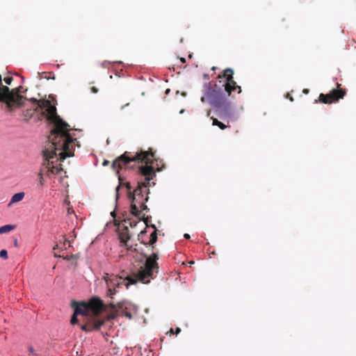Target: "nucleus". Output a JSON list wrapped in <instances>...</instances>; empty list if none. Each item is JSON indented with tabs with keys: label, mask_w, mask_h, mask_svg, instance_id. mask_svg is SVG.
Here are the masks:
<instances>
[{
	"label": "nucleus",
	"mask_w": 356,
	"mask_h": 356,
	"mask_svg": "<svg viewBox=\"0 0 356 356\" xmlns=\"http://www.w3.org/2000/svg\"><path fill=\"white\" fill-rule=\"evenodd\" d=\"M20 77H21L22 81H24V76H20Z\"/></svg>",
	"instance_id": "2f4dec72"
},
{
	"label": "nucleus",
	"mask_w": 356,
	"mask_h": 356,
	"mask_svg": "<svg viewBox=\"0 0 356 356\" xmlns=\"http://www.w3.org/2000/svg\"><path fill=\"white\" fill-rule=\"evenodd\" d=\"M0 257L3 259H8V251L5 249L0 250Z\"/></svg>",
	"instance_id": "dca6fc26"
},
{
	"label": "nucleus",
	"mask_w": 356,
	"mask_h": 356,
	"mask_svg": "<svg viewBox=\"0 0 356 356\" xmlns=\"http://www.w3.org/2000/svg\"><path fill=\"white\" fill-rule=\"evenodd\" d=\"M203 79L204 80L209 81V75L208 74H203Z\"/></svg>",
	"instance_id": "a211bd4d"
},
{
	"label": "nucleus",
	"mask_w": 356,
	"mask_h": 356,
	"mask_svg": "<svg viewBox=\"0 0 356 356\" xmlns=\"http://www.w3.org/2000/svg\"><path fill=\"white\" fill-rule=\"evenodd\" d=\"M58 248V245H56L54 247V250H56Z\"/></svg>",
	"instance_id": "c756f323"
},
{
	"label": "nucleus",
	"mask_w": 356,
	"mask_h": 356,
	"mask_svg": "<svg viewBox=\"0 0 356 356\" xmlns=\"http://www.w3.org/2000/svg\"><path fill=\"white\" fill-rule=\"evenodd\" d=\"M29 351H30V353H32V354H33V353H34L35 350H34V348H33V346H29Z\"/></svg>",
	"instance_id": "412c9836"
},
{
	"label": "nucleus",
	"mask_w": 356,
	"mask_h": 356,
	"mask_svg": "<svg viewBox=\"0 0 356 356\" xmlns=\"http://www.w3.org/2000/svg\"><path fill=\"white\" fill-rule=\"evenodd\" d=\"M154 156L152 152L140 151L134 156H129V152H125L113 162V168L134 170L136 167L137 172L140 176V178L137 180V186L135 188H133L129 181L122 184L121 176H118L119 184L115 187V208L118 207V201L120 198L119 191L121 186H124L127 189L131 214L139 218L144 211L148 210L146 202L149 200V188L152 185H155L154 182L150 183L156 176L154 168L150 164V159ZM115 210L113 211L111 215L115 218Z\"/></svg>",
	"instance_id": "f257e3e1"
},
{
	"label": "nucleus",
	"mask_w": 356,
	"mask_h": 356,
	"mask_svg": "<svg viewBox=\"0 0 356 356\" xmlns=\"http://www.w3.org/2000/svg\"><path fill=\"white\" fill-rule=\"evenodd\" d=\"M234 70L227 68L223 74L217 76L216 80L206 81L202 86L201 102H207L215 111L218 117L227 122H235L238 116L229 97L232 91L238 88V93L241 92V88L236 85L233 77Z\"/></svg>",
	"instance_id": "7ed1b4c3"
},
{
	"label": "nucleus",
	"mask_w": 356,
	"mask_h": 356,
	"mask_svg": "<svg viewBox=\"0 0 356 356\" xmlns=\"http://www.w3.org/2000/svg\"><path fill=\"white\" fill-rule=\"evenodd\" d=\"M159 254L153 252L151 255H145L144 259L141 260V266L137 270L136 273L127 278H122L115 275L104 277L107 286V296L113 298L117 291V289L124 286L127 289L131 284H135L138 282L143 284H148L151 280L154 279L159 273V264L157 260Z\"/></svg>",
	"instance_id": "20e7f679"
},
{
	"label": "nucleus",
	"mask_w": 356,
	"mask_h": 356,
	"mask_svg": "<svg viewBox=\"0 0 356 356\" xmlns=\"http://www.w3.org/2000/svg\"><path fill=\"white\" fill-rule=\"evenodd\" d=\"M15 229V225H5L0 227V234L8 233Z\"/></svg>",
	"instance_id": "f8f14e48"
},
{
	"label": "nucleus",
	"mask_w": 356,
	"mask_h": 356,
	"mask_svg": "<svg viewBox=\"0 0 356 356\" xmlns=\"http://www.w3.org/2000/svg\"><path fill=\"white\" fill-rule=\"evenodd\" d=\"M54 257H58L59 255H58L56 253H54Z\"/></svg>",
	"instance_id": "473e14b6"
},
{
	"label": "nucleus",
	"mask_w": 356,
	"mask_h": 356,
	"mask_svg": "<svg viewBox=\"0 0 356 356\" xmlns=\"http://www.w3.org/2000/svg\"><path fill=\"white\" fill-rule=\"evenodd\" d=\"M211 119L212 120V124L213 126H218L220 129L223 130L225 128H227V126L223 124L222 122L218 120L216 118H214L213 117H211Z\"/></svg>",
	"instance_id": "ddd939ff"
},
{
	"label": "nucleus",
	"mask_w": 356,
	"mask_h": 356,
	"mask_svg": "<svg viewBox=\"0 0 356 356\" xmlns=\"http://www.w3.org/2000/svg\"><path fill=\"white\" fill-rule=\"evenodd\" d=\"M124 222L127 225H129L131 227H134L136 226L138 221L136 220H131V219L128 218L127 217L124 218Z\"/></svg>",
	"instance_id": "4468645a"
},
{
	"label": "nucleus",
	"mask_w": 356,
	"mask_h": 356,
	"mask_svg": "<svg viewBox=\"0 0 356 356\" xmlns=\"http://www.w3.org/2000/svg\"><path fill=\"white\" fill-rule=\"evenodd\" d=\"M344 94L345 92L342 90L333 88L329 94L324 95L321 93L319 95L318 101L323 104H331L338 101L341 98L342 99L344 96Z\"/></svg>",
	"instance_id": "0eeeda50"
},
{
	"label": "nucleus",
	"mask_w": 356,
	"mask_h": 356,
	"mask_svg": "<svg viewBox=\"0 0 356 356\" xmlns=\"http://www.w3.org/2000/svg\"><path fill=\"white\" fill-rule=\"evenodd\" d=\"M53 123L54 127L48 137V144L42 151L44 161L41 171L58 175L63 168L57 162L74 156L73 144L76 139L70 134V125L56 113ZM38 184L41 186L44 185L42 172L39 173Z\"/></svg>",
	"instance_id": "f03ea898"
},
{
	"label": "nucleus",
	"mask_w": 356,
	"mask_h": 356,
	"mask_svg": "<svg viewBox=\"0 0 356 356\" xmlns=\"http://www.w3.org/2000/svg\"><path fill=\"white\" fill-rule=\"evenodd\" d=\"M24 195H25V193L24 192H19V193H15L10 199L9 205L22 200L23 198L24 197Z\"/></svg>",
	"instance_id": "9b49d317"
},
{
	"label": "nucleus",
	"mask_w": 356,
	"mask_h": 356,
	"mask_svg": "<svg viewBox=\"0 0 356 356\" xmlns=\"http://www.w3.org/2000/svg\"><path fill=\"white\" fill-rule=\"evenodd\" d=\"M118 238L121 243V245L127 248L131 246V245L129 244V240L131 236L129 234V230L128 229L127 225H125L122 231L119 233Z\"/></svg>",
	"instance_id": "1a4fd4ad"
},
{
	"label": "nucleus",
	"mask_w": 356,
	"mask_h": 356,
	"mask_svg": "<svg viewBox=\"0 0 356 356\" xmlns=\"http://www.w3.org/2000/svg\"><path fill=\"white\" fill-rule=\"evenodd\" d=\"M303 92L305 93V94H307L309 92V90L308 89H304L303 90Z\"/></svg>",
	"instance_id": "a878e982"
},
{
	"label": "nucleus",
	"mask_w": 356,
	"mask_h": 356,
	"mask_svg": "<svg viewBox=\"0 0 356 356\" xmlns=\"http://www.w3.org/2000/svg\"><path fill=\"white\" fill-rule=\"evenodd\" d=\"M77 314H76L74 312L73 314V315L71 317V319H70V323L72 325H76L79 323V319L77 318Z\"/></svg>",
	"instance_id": "2eb2a0df"
},
{
	"label": "nucleus",
	"mask_w": 356,
	"mask_h": 356,
	"mask_svg": "<svg viewBox=\"0 0 356 356\" xmlns=\"http://www.w3.org/2000/svg\"><path fill=\"white\" fill-rule=\"evenodd\" d=\"M106 321L99 317H92L88 319L86 323L81 326V329L86 332L99 330L104 325Z\"/></svg>",
	"instance_id": "6e6552de"
},
{
	"label": "nucleus",
	"mask_w": 356,
	"mask_h": 356,
	"mask_svg": "<svg viewBox=\"0 0 356 356\" xmlns=\"http://www.w3.org/2000/svg\"><path fill=\"white\" fill-rule=\"evenodd\" d=\"M4 81L6 84L10 85L11 83V82L13 81V77L6 76L4 78Z\"/></svg>",
	"instance_id": "f3484780"
},
{
	"label": "nucleus",
	"mask_w": 356,
	"mask_h": 356,
	"mask_svg": "<svg viewBox=\"0 0 356 356\" xmlns=\"http://www.w3.org/2000/svg\"><path fill=\"white\" fill-rule=\"evenodd\" d=\"M180 60H181V62L182 63H186V58H180Z\"/></svg>",
	"instance_id": "393cba45"
},
{
	"label": "nucleus",
	"mask_w": 356,
	"mask_h": 356,
	"mask_svg": "<svg viewBox=\"0 0 356 356\" xmlns=\"http://www.w3.org/2000/svg\"><path fill=\"white\" fill-rule=\"evenodd\" d=\"M152 227L154 229V230L150 234L149 236V240L147 242L144 241V243L148 244L149 245H152L157 241V233L156 229L154 225H152Z\"/></svg>",
	"instance_id": "9d476101"
},
{
	"label": "nucleus",
	"mask_w": 356,
	"mask_h": 356,
	"mask_svg": "<svg viewBox=\"0 0 356 356\" xmlns=\"http://www.w3.org/2000/svg\"><path fill=\"white\" fill-rule=\"evenodd\" d=\"M194 263H195V262H194V261H191L189 262V264H190L191 265L193 264Z\"/></svg>",
	"instance_id": "7c9ffc66"
},
{
	"label": "nucleus",
	"mask_w": 356,
	"mask_h": 356,
	"mask_svg": "<svg viewBox=\"0 0 356 356\" xmlns=\"http://www.w3.org/2000/svg\"><path fill=\"white\" fill-rule=\"evenodd\" d=\"M112 307L114 309H116L119 314L129 319L132 318V312L136 313L138 311V306L127 300L118 302L117 305L112 304Z\"/></svg>",
	"instance_id": "423d86ee"
},
{
	"label": "nucleus",
	"mask_w": 356,
	"mask_h": 356,
	"mask_svg": "<svg viewBox=\"0 0 356 356\" xmlns=\"http://www.w3.org/2000/svg\"><path fill=\"white\" fill-rule=\"evenodd\" d=\"M216 67H213L211 70L214 71V70H216Z\"/></svg>",
	"instance_id": "72a5a7b5"
},
{
	"label": "nucleus",
	"mask_w": 356,
	"mask_h": 356,
	"mask_svg": "<svg viewBox=\"0 0 356 356\" xmlns=\"http://www.w3.org/2000/svg\"><path fill=\"white\" fill-rule=\"evenodd\" d=\"M129 104H126V105H124L121 107V109H124L127 106H128Z\"/></svg>",
	"instance_id": "c85d7f7f"
},
{
	"label": "nucleus",
	"mask_w": 356,
	"mask_h": 356,
	"mask_svg": "<svg viewBox=\"0 0 356 356\" xmlns=\"http://www.w3.org/2000/svg\"><path fill=\"white\" fill-rule=\"evenodd\" d=\"M210 115H211V111H207V117H210Z\"/></svg>",
	"instance_id": "bb28decb"
},
{
	"label": "nucleus",
	"mask_w": 356,
	"mask_h": 356,
	"mask_svg": "<svg viewBox=\"0 0 356 356\" xmlns=\"http://www.w3.org/2000/svg\"><path fill=\"white\" fill-rule=\"evenodd\" d=\"M181 332V329L179 327H177L175 334L177 335Z\"/></svg>",
	"instance_id": "5701e85b"
},
{
	"label": "nucleus",
	"mask_w": 356,
	"mask_h": 356,
	"mask_svg": "<svg viewBox=\"0 0 356 356\" xmlns=\"http://www.w3.org/2000/svg\"><path fill=\"white\" fill-rule=\"evenodd\" d=\"M184 237L186 238V239H189L191 238L190 235L188 234H184Z\"/></svg>",
	"instance_id": "4be33fe9"
},
{
	"label": "nucleus",
	"mask_w": 356,
	"mask_h": 356,
	"mask_svg": "<svg viewBox=\"0 0 356 356\" xmlns=\"http://www.w3.org/2000/svg\"><path fill=\"white\" fill-rule=\"evenodd\" d=\"M91 92H93V93H97L98 92V89L95 87H92L91 88Z\"/></svg>",
	"instance_id": "6ab92c4d"
},
{
	"label": "nucleus",
	"mask_w": 356,
	"mask_h": 356,
	"mask_svg": "<svg viewBox=\"0 0 356 356\" xmlns=\"http://www.w3.org/2000/svg\"><path fill=\"white\" fill-rule=\"evenodd\" d=\"M108 163V161H106V160H105V161L103 162V165H107Z\"/></svg>",
	"instance_id": "cd10ccee"
},
{
	"label": "nucleus",
	"mask_w": 356,
	"mask_h": 356,
	"mask_svg": "<svg viewBox=\"0 0 356 356\" xmlns=\"http://www.w3.org/2000/svg\"><path fill=\"white\" fill-rule=\"evenodd\" d=\"M74 312L77 315L88 316L90 310L99 311L103 307L102 300L98 297L92 298L88 303H81L74 302L72 304Z\"/></svg>",
	"instance_id": "39448f33"
},
{
	"label": "nucleus",
	"mask_w": 356,
	"mask_h": 356,
	"mask_svg": "<svg viewBox=\"0 0 356 356\" xmlns=\"http://www.w3.org/2000/svg\"><path fill=\"white\" fill-rule=\"evenodd\" d=\"M146 233V230L145 229H143L142 230L140 234H138V236L139 237H143V235H144Z\"/></svg>",
	"instance_id": "aec40b11"
},
{
	"label": "nucleus",
	"mask_w": 356,
	"mask_h": 356,
	"mask_svg": "<svg viewBox=\"0 0 356 356\" xmlns=\"http://www.w3.org/2000/svg\"><path fill=\"white\" fill-rule=\"evenodd\" d=\"M169 92H170V89H167L165 91L166 93H168Z\"/></svg>",
	"instance_id": "f704fd0d"
},
{
	"label": "nucleus",
	"mask_w": 356,
	"mask_h": 356,
	"mask_svg": "<svg viewBox=\"0 0 356 356\" xmlns=\"http://www.w3.org/2000/svg\"><path fill=\"white\" fill-rule=\"evenodd\" d=\"M184 110H183V109H182V110H181V111H180V113H184Z\"/></svg>",
	"instance_id": "c9c22d12"
},
{
	"label": "nucleus",
	"mask_w": 356,
	"mask_h": 356,
	"mask_svg": "<svg viewBox=\"0 0 356 356\" xmlns=\"http://www.w3.org/2000/svg\"><path fill=\"white\" fill-rule=\"evenodd\" d=\"M14 245H15V247H17V238H15V239L14 240Z\"/></svg>",
	"instance_id": "b1692460"
}]
</instances>
